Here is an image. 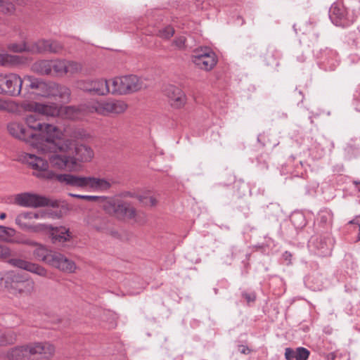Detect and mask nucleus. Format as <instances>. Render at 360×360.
I'll return each instance as SVG.
<instances>
[{
	"label": "nucleus",
	"instance_id": "f257e3e1",
	"mask_svg": "<svg viewBox=\"0 0 360 360\" xmlns=\"http://www.w3.org/2000/svg\"><path fill=\"white\" fill-rule=\"evenodd\" d=\"M26 162L34 169L33 175L38 178L56 180L66 185L107 191L111 187V184L105 179H99L91 176H79L71 174H56L49 170V162L41 157L32 154H27L25 157Z\"/></svg>",
	"mask_w": 360,
	"mask_h": 360
},
{
	"label": "nucleus",
	"instance_id": "f03ea898",
	"mask_svg": "<svg viewBox=\"0 0 360 360\" xmlns=\"http://www.w3.org/2000/svg\"><path fill=\"white\" fill-rule=\"evenodd\" d=\"M25 122L30 133H34V138L44 150L56 151L68 148L70 142L62 140L61 133L56 127L45 123L37 111H32L25 117Z\"/></svg>",
	"mask_w": 360,
	"mask_h": 360
},
{
	"label": "nucleus",
	"instance_id": "7ed1b4c3",
	"mask_svg": "<svg viewBox=\"0 0 360 360\" xmlns=\"http://www.w3.org/2000/svg\"><path fill=\"white\" fill-rule=\"evenodd\" d=\"M54 352V346L49 342H34L11 349L7 352V358L9 360H34V356L39 354L48 359Z\"/></svg>",
	"mask_w": 360,
	"mask_h": 360
},
{
	"label": "nucleus",
	"instance_id": "20e7f679",
	"mask_svg": "<svg viewBox=\"0 0 360 360\" xmlns=\"http://www.w3.org/2000/svg\"><path fill=\"white\" fill-rule=\"evenodd\" d=\"M110 93L112 94H127L146 88L143 81L136 75H130L115 77L110 82Z\"/></svg>",
	"mask_w": 360,
	"mask_h": 360
},
{
	"label": "nucleus",
	"instance_id": "39448f33",
	"mask_svg": "<svg viewBox=\"0 0 360 360\" xmlns=\"http://www.w3.org/2000/svg\"><path fill=\"white\" fill-rule=\"evenodd\" d=\"M15 202L22 207H51L56 208L59 207V202L56 200L50 199L44 195L32 193H22L16 195L15 198Z\"/></svg>",
	"mask_w": 360,
	"mask_h": 360
},
{
	"label": "nucleus",
	"instance_id": "423d86ee",
	"mask_svg": "<svg viewBox=\"0 0 360 360\" xmlns=\"http://www.w3.org/2000/svg\"><path fill=\"white\" fill-rule=\"evenodd\" d=\"M329 18L336 26L346 27L354 22L353 15L349 14L347 3L338 1L332 4L329 10Z\"/></svg>",
	"mask_w": 360,
	"mask_h": 360
},
{
	"label": "nucleus",
	"instance_id": "0eeeda50",
	"mask_svg": "<svg viewBox=\"0 0 360 360\" xmlns=\"http://www.w3.org/2000/svg\"><path fill=\"white\" fill-rule=\"evenodd\" d=\"M63 141L70 142L68 148L64 150H58L60 152H66L71 155V161L75 162V171L77 170L79 167V162H89L94 157L93 150L88 146L84 144L74 145L72 141L69 139H64L62 138Z\"/></svg>",
	"mask_w": 360,
	"mask_h": 360
},
{
	"label": "nucleus",
	"instance_id": "6e6552de",
	"mask_svg": "<svg viewBox=\"0 0 360 360\" xmlns=\"http://www.w3.org/2000/svg\"><path fill=\"white\" fill-rule=\"evenodd\" d=\"M23 81L17 74L0 75V94L18 96L20 94Z\"/></svg>",
	"mask_w": 360,
	"mask_h": 360
},
{
	"label": "nucleus",
	"instance_id": "1a4fd4ad",
	"mask_svg": "<svg viewBox=\"0 0 360 360\" xmlns=\"http://www.w3.org/2000/svg\"><path fill=\"white\" fill-rule=\"evenodd\" d=\"M191 60L199 68L205 70H212L217 62L216 54L208 47L195 49Z\"/></svg>",
	"mask_w": 360,
	"mask_h": 360
},
{
	"label": "nucleus",
	"instance_id": "9d476101",
	"mask_svg": "<svg viewBox=\"0 0 360 360\" xmlns=\"http://www.w3.org/2000/svg\"><path fill=\"white\" fill-rule=\"evenodd\" d=\"M92 108L97 113L108 115L110 113L120 114L127 109V105L121 101L103 100L93 104Z\"/></svg>",
	"mask_w": 360,
	"mask_h": 360
},
{
	"label": "nucleus",
	"instance_id": "9b49d317",
	"mask_svg": "<svg viewBox=\"0 0 360 360\" xmlns=\"http://www.w3.org/2000/svg\"><path fill=\"white\" fill-rule=\"evenodd\" d=\"M44 228H42L40 233H46L51 238L52 243L55 245H62L69 241L72 238V233L68 228L65 226H53L51 224H45Z\"/></svg>",
	"mask_w": 360,
	"mask_h": 360
},
{
	"label": "nucleus",
	"instance_id": "f8f14e48",
	"mask_svg": "<svg viewBox=\"0 0 360 360\" xmlns=\"http://www.w3.org/2000/svg\"><path fill=\"white\" fill-rule=\"evenodd\" d=\"M43 153H51L49 160L50 164L55 168L66 169L70 171H75V162L71 161V155L66 152H60L59 150L51 151L41 150Z\"/></svg>",
	"mask_w": 360,
	"mask_h": 360
},
{
	"label": "nucleus",
	"instance_id": "ddd939ff",
	"mask_svg": "<svg viewBox=\"0 0 360 360\" xmlns=\"http://www.w3.org/2000/svg\"><path fill=\"white\" fill-rule=\"evenodd\" d=\"M78 87L87 92L97 95H105L110 93V83L103 79L92 81H81L78 83Z\"/></svg>",
	"mask_w": 360,
	"mask_h": 360
},
{
	"label": "nucleus",
	"instance_id": "4468645a",
	"mask_svg": "<svg viewBox=\"0 0 360 360\" xmlns=\"http://www.w3.org/2000/svg\"><path fill=\"white\" fill-rule=\"evenodd\" d=\"M48 259L47 264L60 271L72 273L76 269L75 262L60 252L53 251Z\"/></svg>",
	"mask_w": 360,
	"mask_h": 360
},
{
	"label": "nucleus",
	"instance_id": "2eb2a0df",
	"mask_svg": "<svg viewBox=\"0 0 360 360\" xmlns=\"http://www.w3.org/2000/svg\"><path fill=\"white\" fill-rule=\"evenodd\" d=\"M63 49V45L57 41L41 39L32 42L30 50L32 53H41L49 52L53 53H60Z\"/></svg>",
	"mask_w": 360,
	"mask_h": 360
},
{
	"label": "nucleus",
	"instance_id": "dca6fc26",
	"mask_svg": "<svg viewBox=\"0 0 360 360\" xmlns=\"http://www.w3.org/2000/svg\"><path fill=\"white\" fill-rule=\"evenodd\" d=\"M8 262L9 264L15 267L26 270L27 271L35 274L40 276H47V271L44 267L39 266L37 264H34L22 259L14 258L12 257H10V259L8 260Z\"/></svg>",
	"mask_w": 360,
	"mask_h": 360
},
{
	"label": "nucleus",
	"instance_id": "f3484780",
	"mask_svg": "<svg viewBox=\"0 0 360 360\" xmlns=\"http://www.w3.org/2000/svg\"><path fill=\"white\" fill-rule=\"evenodd\" d=\"M165 95L169 99L172 106L179 108L184 106L186 103V95L181 89L169 84L165 86L163 89Z\"/></svg>",
	"mask_w": 360,
	"mask_h": 360
},
{
	"label": "nucleus",
	"instance_id": "a211bd4d",
	"mask_svg": "<svg viewBox=\"0 0 360 360\" xmlns=\"http://www.w3.org/2000/svg\"><path fill=\"white\" fill-rule=\"evenodd\" d=\"M43 97H58L61 102H68L70 97V91L65 86L55 82H49Z\"/></svg>",
	"mask_w": 360,
	"mask_h": 360
},
{
	"label": "nucleus",
	"instance_id": "6ab92c4d",
	"mask_svg": "<svg viewBox=\"0 0 360 360\" xmlns=\"http://www.w3.org/2000/svg\"><path fill=\"white\" fill-rule=\"evenodd\" d=\"M33 219V212H24L19 214L15 218V223L23 231L40 233L41 229L46 227L45 224H31L25 221Z\"/></svg>",
	"mask_w": 360,
	"mask_h": 360
},
{
	"label": "nucleus",
	"instance_id": "aec40b11",
	"mask_svg": "<svg viewBox=\"0 0 360 360\" xmlns=\"http://www.w3.org/2000/svg\"><path fill=\"white\" fill-rule=\"evenodd\" d=\"M113 212L121 217H126L133 219L136 216V210L128 202L117 200L109 203Z\"/></svg>",
	"mask_w": 360,
	"mask_h": 360
},
{
	"label": "nucleus",
	"instance_id": "412c9836",
	"mask_svg": "<svg viewBox=\"0 0 360 360\" xmlns=\"http://www.w3.org/2000/svg\"><path fill=\"white\" fill-rule=\"evenodd\" d=\"M7 129L11 136L26 142H29L34 138V133H30L22 124L18 122L9 123L7 125Z\"/></svg>",
	"mask_w": 360,
	"mask_h": 360
},
{
	"label": "nucleus",
	"instance_id": "4be33fe9",
	"mask_svg": "<svg viewBox=\"0 0 360 360\" xmlns=\"http://www.w3.org/2000/svg\"><path fill=\"white\" fill-rule=\"evenodd\" d=\"M25 109L30 111H37L41 118L44 116L55 117L59 112L58 108L55 105H49L39 103H28Z\"/></svg>",
	"mask_w": 360,
	"mask_h": 360
},
{
	"label": "nucleus",
	"instance_id": "5701e85b",
	"mask_svg": "<svg viewBox=\"0 0 360 360\" xmlns=\"http://www.w3.org/2000/svg\"><path fill=\"white\" fill-rule=\"evenodd\" d=\"M310 243L320 251V255L326 256L330 255L333 243L332 239L329 236H320L312 237Z\"/></svg>",
	"mask_w": 360,
	"mask_h": 360
},
{
	"label": "nucleus",
	"instance_id": "b1692460",
	"mask_svg": "<svg viewBox=\"0 0 360 360\" xmlns=\"http://www.w3.org/2000/svg\"><path fill=\"white\" fill-rule=\"evenodd\" d=\"M25 83V89L34 90V93L41 96H44V91L47 89L48 83L44 82L42 79L36 78L32 76L26 75L22 79Z\"/></svg>",
	"mask_w": 360,
	"mask_h": 360
},
{
	"label": "nucleus",
	"instance_id": "393cba45",
	"mask_svg": "<svg viewBox=\"0 0 360 360\" xmlns=\"http://www.w3.org/2000/svg\"><path fill=\"white\" fill-rule=\"evenodd\" d=\"M309 351L304 347H297L296 349L286 348L285 356L287 360H307Z\"/></svg>",
	"mask_w": 360,
	"mask_h": 360
},
{
	"label": "nucleus",
	"instance_id": "a878e982",
	"mask_svg": "<svg viewBox=\"0 0 360 360\" xmlns=\"http://www.w3.org/2000/svg\"><path fill=\"white\" fill-rule=\"evenodd\" d=\"M32 70L41 75H51V60L36 61L32 66Z\"/></svg>",
	"mask_w": 360,
	"mask_h": 360
},
{
	"label": "nucleus",
	"instance_id": "bb28decb",
	"mask_svg": "<svg viewBox=\"0 0 360 360\" xmlns=\"http://www.w3.org/2000/svg\"><path fill=\"white\" fill-rule=\"evenodd\" d=\"M34 287V282L31 279L28 274H26L25 279L21 281L15 288L19 292L30 294L32 292Z\"/></svg>",
	"mask_w": 360,
	"mask_h": 360
},
{
	"label": "nucleus",
	"instance_id": "cd10ccee",
	"mask_svg": "<svg viewBox=\"0 0 360 360\" xmlns=\"http://www.w3.org/2000/svg\"><path fill=\"white\" fill-rule=\"evenodd\" d=\"M65 74V61L51 60V75L62 76Z\"/></svg>",
	"mask_w": 360,
	"mask_h": 360
},
{
	"label": "nucleus",
	"instance_id": "c85d7f7f",
	"mask_svg": "<svg viewBox=\"0 0 360 360\" xmlns=\"http://www.w3.org/2000/svg\"><path fill=\"white\" fill-rule=\"evenodd\" d=\"M52 252V250H49L42 245H39L34 251V256L38 260L43 261L48 264V260L49 259L48 257H51Z\"/></svg>",
	"mask_w": 360,
	"mask_h": 360
},
{
	"label": "nucleus",
	"instance_id": "c756f323",
	"mask_svg": "<svg viewBox=\"0 0 360 360\" xmlns=\"http://www.w3.org/2000/svg\"><path fill=\"white\" fill-rule=\"evenodd\" d=\"M27 274L20 271H11L8 274V280L10 281L11 286L15 289L16 286L25 279Z\"/></svg>",
	"mask_w": 360,
	"mask_h": 360
},
{
	"label": "nucleus",
	"instance_id": "7c9ffc66",
	"mask_svg": "<svg viewBox=\"0 0 360 360\" xmlns=\"http://www.w3.org/2000/svg\"><path fill=\"white\" fill-rule=\"evenodd\" d=\"M13 0H0V12L4 14H11L15 11Z\"/></svg>",
	"mask_w": 360,
	"mask_h": 360
},
{
	"label": "nucleus",
	"instance_id": "2f4dec72",
	"mask_svg": "<svg viewBox=\"0 0 360 360\" xmlns=\"http://www.w3.org/2000/svg\"><path fill=\"white\" fill-rule=\"evenodd\" d=\"M15 340V335L11 330L0 333V345L13 344Z\"/></svg>",
	"mask_w": 360,
	"mask_h": 360
},
{
	"label": "nucleus",
	"instance_id": "473e14b6",
	"mask_svg": "<svg viewBox=\"0 0 360 360\" xmlns=\"http://www.w3.org/2000/svg\"><path fill=\"white\" fill-rule=\"evenodd\" d=\"M32 46V43H22V44H11L9 45L8 48L11 51L13 52H22V51H27L30 52V47Z\"/></svg>",
	"mask_w": 360,
	"mask_h": 360
},
{
	"label": "nucleus",
	"instance_id": "72a5a7b5",
	"mask_svg": "<svg viewBox=\"0 0 360 360\" xmlns=\"http://www.w3.org/2000/svg\"><path fill=\"white\" fill-rule=\"evenodd\" d=\"M82 69L80 63L74 61H65V73L75 74Z\"/></svg>",
	"mask_w": 360,
	"mask_h": 360
},
{
	"label": "nucleus",
	"instance_id": "f704fd0d",
	"mask_svg": "<svg viewBox=\"0 0 360 360\" xmlns=\"http://www.w3.org/2000/svg\"><path fill=\"white\" fill-rule=\"evenodd\" d=\"M16 62V56L7 53H0V65L8 66Z\"/></svg>",
	"mask_w": 360,
	"mask_h": 360
},
{
	"label": "nucleus",
	"instance_id": "c9c22d12",
	"mask_svg": "<svg viewBox=\"0 0 360 360\" xmlns=\"http://www.w3.org/2000/svg\"><path fill=\"white\" fill-rule=\"evenodd\" d=\"M174 34V29L172 26H167L158 31V36L161 38L168 39Z\"/></svg>",
	"mask_w": 360,
	"mask_h": 360
},
{
	"label": "nucleus",
	"instance_id": "e433bc0d",
	"mask_svg": "<svg viewBox=\"0 0 360 360\" xmlns=\"http://www.w3.org/2000/svg\"><path fill=\"white\" fill-rule=\"evenodd\" d=\"M137 198H138L139 200L144 205L154 206L157 203L156 199L153 196L148 197V196L139 195Z\"/></svg>",
	"mask_w": 360,
	"mask_h": 360
},
{
	"label": "nucleus",
	"instance_id": "4c0bfd02",
	"mask_svg": "<svg viewBox=\"0 0 360 360\" xmlns=\"http://www.w3.org/2000/svg\"><path fill=\"white\" fill-rule=\"evenodd\" d=\"M12 256V252L7 246L0 245V259L8 260Z\"/></svg>",
	"mask_w": 360,
	"mask_h": 360
},
{
	"label": "nucleus",
	"instance_id": "58836bf2",
	"mask_svg": "<svg viewBox=\"0 0 360 360\" xmlns=\"http://www.w3.org/2000/svg\"><path fill=\"white\" fill-rule=\"evenodd\" d=\"M70 195L74 198L85 200L87 201H98L101 197L96 195H79L70 193Z\"/></svg>",
	"mask_w": 360,
	"mask_h": 360
},
{
	"label": "nucleus",
	"instance_id": "ea45409f",
	"mask_svg": "<svg viewBox=\"0 0 360 360\" xmlns=\"http://www.w3.org/2000/svg\"><path fill=\"white\" fill-rule=\"evenodd\" d=\"M52 216L51 212L41 210L37 212H33V219H46Z\"/></svg>",
	"mask_w": 360,
	"mask_h": 360
},
{
	"label": "nucleus",
	"instance_id": "a19ab883",
	"mask_svg": "<svg viewBox=\"0 0 360 360\" xmlns=\"http://www.w3.org/2000/svg\"><path fill=\"white\" fill-rule=\"evenodd\" d=\"M186 41V39L185 37L180 36L174 40V43L179 49H183L185 47Z\"/></svg>",
	"mask_w": 360,
	"mask_h": 360
},
{
	"label": "nucleus",
	"instance_id": "79ce46f5",
	"mask_svg": "<svg viewBox=\"0 0 360 360\" xmlns=\"http://www.w3.org/2000/svg\"><path fill=\"white\" fill-rule=\"evenodd\" d=\"M292 97L295 98L297 103L302 102L304 99V96L301 91L295 90L292 94Z\"/></svg>",
	"mask_w": 360,
	"mask_h": 360
},
{
	"label": "nucleus",
	"instance_id": "37998d69",
	"mask_svg": "<svg viewBox=\"0 0 360 360\" xmlns=\"http://www.w3.org/2000/svg\"><path fill=\"white\" fill-rule=\"evenodd\" d=\"M242 296L247 300V302L249 303L250 302H254L255 300V295L252 293H248V292H243Z\"/></svg>",
	"mask_w": 360,
	"mask_h": 360
},
{
	"label": "nucleus",
	"instance_id": "c03bdc74",
	"mask_svg": "<svg viewBox=\"0 0 360 360\" xmlns=\"http://www.w3.org/2000/svg\"><path fill=\"white\" fill-rule=\"evenodd\" d=\"M8 228L4 226H0V238H3L7 235H8Z\"/></svg>",
	"mask_w": 360,
	"mask_h": 360
},
{
	"label": "nucleus",
	"instance_id": "a18cd8bd",
	"mask_svg": "<svg viewBox=\"0 0 360 360\" xmlns=\"http://www.w3.org/2000/svg\"><path fill=\"white\" fill-rule=\"evenodd\" d=\"M283 258L284 260L288 261V264L291 263L292 254L290 252L285 251L283 254Z\"/></svg>",
	"mask_w": 360,
	"mask_h": 360
},
{
	"label": "nucleus",
	"instance_id": "49530a36",
	"mask_svg": "<svg viewBox=\"0 0 360 360\" xmlns=\"http://www.w3.org/2000/svg\"><path fill=\"white\" fill-rule=\"evenodd\" d=\"M238 351L241 354H248L250 352V349L248 347L244 346V345H240L238 347Z\"/></svg>",
	"mask_w": 360,
	"mask_h": 360
},
{
	"label": "nucleus",
	"instance_id": "de8ad7c7",
	"mask_svg": "<svg viewBox=\"0 0 360 360\" xmlns=\"http://www.w3.org/2000/svg\"><path fill=\"white\" fill-rule=\"evenodd\" d=\"M319 222L322 224H325L328 221V215L326 214H320L319 217Z\"/></svg>",
	"mask_w": 360,
	"mask_h": 360
},
{
	"label": "nucleus",
	"instance_id": "09e8293b",
	"mask_svg": "<svg viewBox=\"0 0 360 360\" xmlns=\"http://www.w3.org/2000/svg\"><path fill=\"white\" fill-rule=\"evenodd\" d=\"M74 108L71 106H68L66 108V113L70 114V112H73Z\"/></svg>",
	"mask_w": 360,
	"mask_h": 360
},
{
	"label": "nucleus",
	"instance_id": "8fccbe9b",
	"mask_svg": "<svg viewBox=\"0 0 360 360\" xmlns=\"http://www.w3.org/2000/svg\"><path fill=\"white\" fill-rule=\"evenodd\" d=\"M6 104L0 100V110H5Z\"/></svg>",
	"mask_w": 360,
	"mask_h": 360
},
{
	"label": "nucleus",
	"instance_id": "3c124183",
	"mask_svg": "<svg viewBox=\"0 0 360 360\" xmlns=\"http://www.w3.org/2000/svg\"><path fill=\"white\" fill-rule=\"evenodd\" d=\"M354 184L356 186L358 191L360 192V181H355Z\"/></svg>",
	"mask_w": 360,
	"mask_h": 360
},
{
	"label": "nucleus",
	"instance_id": "603ef678",
	"mask_svg": "<svg viewBox=\"0 0 360 360\" xmlns=\"http://www.w3.org/2000/svg\"><path fill=\"white\" fill-rule=\"evenodd\" d=\"M329 356H331L332 360H338L339 358L337 355H334L333 354H330Z\"/></svg>",
	"mask_w": 360,
	"mask_h": 360
},
{
	"label": "nucleus",
	"instance_id": "864d4df0",
	"mask_svg": "<svg viewBox=\"0 0 360 360\" xmlns=\"http://www.w3.org/2000/svg\"><path fill=\"white\" fill-rule=\"evenodd\" d=\"M6 217V213H4V212L0 213V219H4Z\"/></svg>",
	"mask_w": 360,
	"mask_h": 360
},
{
	"label": "nucleus",
	"instance_id": "5fc2aeb1",
	"mask_svg": "<svg viewBox=\"0 0 360 360\" xmlns=\"http://www.w3.org/2000/svg\"><path fill=\"white\" fill-rule=\"evenodd\" d=\"M356 224H358L359 228V234H358V240H360V223L359 221H357Z\"/></svg>",
	"mask_w": 360,
	"mask_h": 360
},
{
	"label": "nucleus",
	"instance_id": "6e6d98bb",
	"mask_svg": "<svg viewBox=\"0 0 360 360\" xmlns=\"http://www.w3.org/2000/svg\"><path fill=\"white\" fill-rule=\"evenodd\" d=\"M124 196H129V197H133V195L130 193V192H127Z\"/></svg>",
	"mask_w": 360,
	"mask_h": 360
},
{
	"label": "nucleus",
	"instance_id": "4d7b16f0",
	"mask_svg": "<svg viewBox=\"0 0 360 360\" xmlns=\"http://www.w3.org/2000/svg\"><path fill=\"white\" fill-rule=\"evenodd\" d=\"M357 221H356L355 219H354V220L350 221L349 224H356Z\"/></svg>",
	"mask_w": 360,
	"mask_h": 360
},
{
	"label": "nucleus",
	"instance_id": "13d9d810",
	"mask_svg": "<svg viewBox=\"0 0 360 360\" xmlns=\"http://www.w3.org/2000/svg\"><path fill=\"white\" fill-rule=\"evenodd\" d=\"M352 45L356 46H357V41L356 40H353Z\"/></svg>",
	"mask_w": 360,
	"mask_h": 360
},
{
	"label": "nucleus",
	"instance_id": "bf43d9fd",
	"mask_svg": "<svg viewBox=\"0 0 360 360\" xmlns=\"http://www.w3.org/2000/svg\"><path fill=\"white\" fill-rule=\"evenodd\" d=\"M346 360H349L348 358H346Z\"/></svg>",
	"mask_w": 360,
	"mask_h": 360
}]
</instances>
